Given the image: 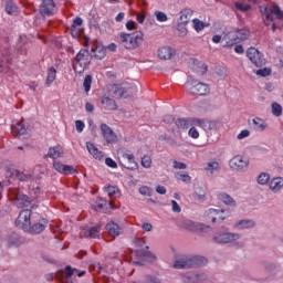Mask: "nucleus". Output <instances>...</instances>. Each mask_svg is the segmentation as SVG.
<instances>
[{"instance_id":"6ab92c4d","label":"nucleus","mask_w":283,"mask_h":283,"mask_svg":"<svg viewBox=\"0 0 283 283\" xmlns=\"http://www.w3.org/2000/svg\"><path fill=\"white\" fill-rule=\"evenodd\" d=\"M197 123L198 127H201V129H205V132L218 130V128L221 126L220 122L218 120H207L202 118H199Z\"/></svg>"},{"instance_id":"0e129e2a","label":"nucleus","mask_w":283,"mask_h":283,"mask_svg":"<svg viewBox=\"0 0 283 283\" xmlns=\"http://www.w3.org/2000/svg\"><path fill=\"white\" fill-rule=\"evenodd\" d=\"M75 127H76V132H78L81 134V132H83V129H85V123H83L81 120H76Z\"/></svg>"},{"instance_id":"b1692460","label":"nucleus","mask_w":283,"mask_h":283,"mask_svg":"<svg viewBox=\"0 0 283 283\" xmlns=\"http://www.w3.org/2000/svg\"><path fill=\"white\" fill-rule=\"evenodd\" d=\"M106 230L113 238H118V235L123 234V228L114 221L106 224Z\"/></svg>"},{"instance_id":"473e14b6","label":"nucleus","mask_w":283,"mask_h":283,"mask_svg":"<svg viewBox=\"0 0 283 283\" xmlns=\"http://www.w3.org/2000/svg\"><path fill=\"white\" fill-rule=\"evenodd\" d=\"M218 200L223 202L224 205H229L230 207H235V200L232 199L231 196H229L226 192H221L218 195Z\"/></svg>"},{"instance_id":"ea45409f","label":"nucleus","mask_w":283,"mask_h":283,"mask_svg":"<svg viewBox=\"0 0 283 283\" xmlns=\"http://www.w3.org/2000/svg\"><path fill=\"white\" fill-rule=\"evenodd\" d=\"M177 31H178V36H187L189 31L187 30V24L179 22L177 24Z\"/></svg>"},{"instance_id":"338daca9","label":"nucleus","mask_w":283,"mask_h":283,"mask_svg":"<svg viewBox=\"0 0 283 283\" xmlns=\"http://www.w3.org/2000/svg\"><path fill=\"white\" fill-rule=\"evenodd\" d=\"M175 118L174 115H165L164 116V123H166V125H171L174 123Z\"/></svg>"},{"instance_id":"58836bf2","label":"nucleus","mask_w":283,"mask_h":283,"mask_svg":"<svg viewBox=\"0 0 283 283\" xmlns=\"http://www.w3.org/2000/svg\"><path fill=\"white\" fill-rule=\"evenodd\" d=\"M146 250L137 249L136 256L137 258H151V252H149V247H145Z\"/></svg>"},{"instance_id":"7c9ffc66","label":"nucleus","mask_w":283,"mask_h":283,"mask_svg":"<svg viewBox=\"0 0 283 283\" xmlns=\"http://www.w3.org/2000/svg\"><path fill=\"white\" fill-rule=\"evenodd\" d=\"M216 216H220V210L210 208L205 212V218L207 220V222H217L218 221V217Z\"/></svg>"},{"instance_id":"2f4dec72","label":"nucleus","mask_w":283,"mask_h":283,"mask_svg":"<svg viewBox=\"0 0 283 283\" xmlns=\"http://www.w3.org/2000/svg\"><path fill=\"white\" fill-rule=\"evenodd\" d=\"M193 14V11L191 9H184L180 11V18L179 23H189L191 21V17Z\"/></svg>"},{"instance_id":"dca6fc26","label":"nucleus","mask_w":283,"mask_h":283,"mask_svg":"<svg viewBox=\"0 0 283 283\" xmlns=\"http://www.w3.org/2000/svg\"><path fill=\"white\" fill-rule=\"evenodd\" d=\"M53 168L57 174H62L63 176H70L73 174H76V169H74V166L70 165H63L61 161L53 160Z\"/></svg>"},{"instance_id":"49530a36","label":"nucleus","mask_w":283,"mask_h":283,"mask_svg":"<svg viewBox=\"0 0 283 283\" xmlns=\"http://www.w3.org/2000/svg\"><path fill=\"white\" fill-rule=\"evenodd\" d=\"M142 167H144L145 169L151 168V157L149 155H145L142 158Z\"/></svg>"},{"instance_id":"e2e57ef3","label":"nucleus","mask_w":283,"mask_h":283,"mask_svg":"<svg viewBox=\"0 0 283 283\" xmlns=\"http://www.w3.org/2000/svg\"><path fill=\"white\" fill-rule=\"evenodd\" d=\"M139 193L142 196H149L151 193V190L147 186H143L139 188Z\"/></svg>"},{"instance_id":"603ef678","label":"nucleus","mask_w":283,"mask_h":283,"mask_svg":"<svg viewBox=\"0 0 283 283\" xmlns=\"http://www.w3.org/2000/svg\"><path fill=\"white\" fill-rule=\"evenodd\" d=\"M155 17L159 23H165V21H167V15L163 11H155Z\"/></svg>"},{"instance_id":"a18cd8bd","label":"nucleus","mask_w":283,"mask_h":283,"mask_svg":"<svg viewBox=\"0 0 283 283\" xmlns=\"http://www.w3.org/2000/svg\"><path fill=\"white\" fill-rule=\"evenodd\" d=\"M269 180H271V176H269V174H266V172H262L258 177V184L259 185H268Z\"/></svg>"},{"instance_id":"79ce46f5","label":"nucleus","mask_w":283,"mask_h":283,"mask_svg":"<svg viewBox=\"0 0 283 283\" xmlns=\"http://www.w3.org/2000/svg\"><path fill=\"white\" fill-rule=\"evenodd\" d=\"M239 229H251V227H255V222L252 220H241L238 223Z\"/></svg>"},{"instance_id":"5fc2aeb1","label":"nucleus","mask_w":283,"mask_h":283,"mask_svg":"<svg viewBox=\"0 0 283 283\" xmlns=\"http://www.w3.org/2000/svg\"><path fill=\"white\" fill-rule=\"evenodd\" d=\"M64 273H65V277H72L74 273H78V270L72 269V266L67 265L64 270Z\"/></svg>"},{"instance_id":"5701e85b","label":"nucleus","mask_w":283,"mask_h":283,"mask_svg":"<svg viewBox=\"0 0 283 283\" xmlns=\"http://www.w3.org/2000/svg\"><path fill=\"white\" fill-rule=\"evenodd\" d=\"M11 132L15 138H21L22 136H25V134H28V127H25V124H23V122H20L17 125L12 126Z\"/></svg>"},{"instance_id":"cd10ccee","label":"nucleus","mask_w":283,"mask_h":283,"mask_svg":"<svg viewBox=\"0 0 283 283\" xmlns=\"http://www.w3.org/2000/svg\"><path fill=\"white\" fill-rule=\"evenodd\" d=\"M81 235H83V238H101V231L98 230V227H93L83 229Z\"/></svg>"},{"instance_id":"c9c22d12","label":"nucleus","mask_w":283,"mask_h":283,"mask_svg":"<svg viewBox=\"0 0 283 283\" xmlns=\"http://www.w3.org/2000/svg\"><path fill=\"white\" fill-rule=\"evenodd\" d=\"M234 8L240 12H248V10H251V4L242 2V0H239L234 2Z\"/></svg>"},{"instance_id":"a19ab883","label":"nucleus","mask_w":283,"mask_h":283,"mask_svg":"<svg viewBox=\"0 0 283 283\" xmlns=\"http://www.w3.org/2000/svg\"><path fill=\"white\" fill-rule=\"evenodd\" d=\"M106 193L112 198V196H118L120 191L118 190V187L116 186H107L105 187Z\"/></svg>"},{"instance_id":"7ed1b4c3","label":"nucleus","mask_w":283,"mask_h":283,"mask_svg":"<svg viewBox=\"0 0 283 283\" xmlns=\"http://www.w3.org/2000/svg\"><path fill=\"white\" fill-rule=\"evenodd\" d=\"M247 39H249V32L247 30L237 29L230 31L222 36V41H226L223 48H233V45H238V43H242V41H247Z\"/></svg>"},{"instance_id":"0eeeda50","label":"nucleus","mask_w":283,"mask_h":283,"mask_svg":"<svg viewBox=\"0 0 283 283\" xmlns=\"http://www.w3.org/2000/svg\"><path fill=\"white\" fill-rule=\"evenodd\" d=\"M136 94H138V87L136 85H130L127 88L118 84L113 86L114 98H132V96H136Z\"/></svg>"},{"instance_id":"680f3d73","label":"nucleus","mask_w":283,"mask_h":283,"mask_svg":"<svg viewBox=\"0 0 283 283\" xmlns=\"http://www.w3.org/2000/svg\"><path fill=\"white\" fill-rule=\"evenodd\" d=\"M9 247H21V240L19 239V237H14V240H10L9 241Z\"/></svg>"},{"instance_id":"09e8293b","label":"nucleus","mask_w":283,"mask_h":283,"mask_svg":"<svg viewBox=\"0 0 283 283\" xmlns=\"http://www.w3.org/2000/svg\"><path fill=\"white\" fill-rule=\"evenodd\" d=\"M192 22L196 32H202V30H205V22L200 21L199 19H193Z\"/></svg>"},{"instance_id":"4d7b16f0","label":"nucleus","mask_w":283,"mask_h":283,"mask_svg":"<svg viewBox=\"0 0 283 283\" xmlns=\"http://www.w3.org/2000/svg\"><path fill=\"white\" fill-rule=\"evenodd\" d=\"M249 136H251V132H249V129H243L238 134L237 138L238 140H243V138H249Z\"/></svg>"},{"instance_id":"393cba45","label":"nucleus","mask_w":283,"mask_h":283,"mask_svg":"<svg viewBox=\"0 0 283 283\" xmlns=\"http://www.w3.org/2000/svg\"><path fill=\"white\" fill-rule=\"evenodd\" d=\"M270 189L273 191V193H280L283 189V178L282 177H275L270 181L269 185Z\"/></svg>"},{"instance_id":"c03bdc74","label":"nucleus","mask_w":283,"mask_h":283,"mask_svg":"<svg viewBox=\"0 0 283 283\" xmlns=\"http://www.w3.org/2000/svg\"><path fill=\"white\" fill-rule=\"evenodd\" d=\"M18 8L17 4H14V2L9 1L6 4V12L7 14H14V12H17Z\"/></svg>"},{"instance_id":"37998d69","label":"nucleus","mask_w":283,"mask_h":283,"mask_svg":"<svg viewBox=\"0 0 283 283\" xmlns=\"http://www.w3.org/2000/svg\"><path fill=\"white\" fill-rule=\"evenodd\" d=\"M271 67H263V69H259L255 71L256 76H262V77H266V76H271Z\"/></svg>"},{"instance_id":"f257e3e1","label":"nucleus","mask_w":283,"mask_h":283,"mask_svg":"<svg viewBox=\"0 0 283 283\" xmlns=\"http://www.w3.org/2000/svg\"><path fill=\"white\" fill-rule=\"evenodd\" d=\"M145 41V33L136 31L134 33L120 32L117 35V43L126 50H137Z\"/></svg>"},{"instance_id":"ddd939ff","label":"nucleus","mask_w":283,"mask_h":283,"mask_svg":"<svg viewBox=\"0 0 283 283\" xmlns=\"http://www.w3.org/2000/svg\"><path fill=\"white\" fill-rule=\"evenodd\" d=\"M239 239H240V234L229 233V232L217 233L213 237L214 242H218V244H229V242H233V240H239Z\"/></svg>"},{"instance_id":"3c124183","label":"nucleus","mask_w":283,"mask_h":283,"mask_svg":"<svg viewBox=\"0 0 283 283\" xmlns=\"http://www.w3.org/2000/svg\"><path fill=\"white\" fill-rule=\"evenodd\" d=\"M188 136H190V138H193L196 140L200 138V133L198 132V128L196 126H191L188 132Z\"/></svg>"},{"instance_id":"f03ea898","label":"nucleus","mask_w":283,"mask_h":283,"mask_svg":"<svg viewBox=\"0 0 283 283\" xmlns=\"http://www.w3.org/2000/svg\"><path fill=\"white\" fill-rule=\"evenodd\" d=\"M208 260L205 256H182L174 262V269H196L205 266Z\"/></svg>"},{"instance_id":"6e6d98bb","label":"nucleus","mask_w":283,"mask_h":283,"mask_svg":"<svg viewBox=\"0 0 283 283\" xmlns=\"http://www.w3.org/2000/svg\"><path fill=\"white\" fill-rule=\"evenodd\" d=\"M176 178L177 180H182V182H191V176L187 174H178Z\"/></svg>"},{"instance_id":"aec40b11","label":"nucleus","mask_w":283,"mask_h":283,"mask_svg":"<svg viewBox=\"0 0 283 283\" xmlns=\"http://www.w3.org/2000/svg\"><path fill=\"white\" fill-rule=\"evenodd\" d=\"M114 209V201H107L103 198L96 199L95 210L99 211L101 213H109V210Z\"/></svg>"},{"instance_id":"4c0bfd02","label":"nucleus","mask_w":283,"mask_h":283,"mask_svg":"<svg viewBox=\"0 0 283 283\" xmlns=\"http://www.w3.org/2000/svg\"><path fill=\"white\" fill-rule=\"evenodd\" d=\"M83 87H84V92L86 94H90V91L92 90V75H86L84 77Z\"/></svg>"},{"instance_id":"1a4fd4ad","label":"nucleus","mask_w":283,"mask_h":283,"mask_svg":"<svg viewBox=\"0 0 283 283\" xmlns=\"http://www.w3.org/2000/svg\"><path fill=\"white\" fill-rule=\"evenodd\" d=\"M9 193L10 199L18 209H24V207H30V205H32V199H30L28 195L20 193L17 190H10Z\"/></svg>"},{"instance_id":"6e6552de","label":"nucleus","mask_w":283,"mask_h":283,"mask_svg":"<svg viewBox=\"0 0 283 283\" xmlns=\"http://www.w3.org/2000/svg\"><path fill=\"white\" fill-rule=\"evenodd\" d=\"M31 218L32 210L24 209L20 211L15 219V227H18V229H22V231H30V227L32 226Z\"/></svg>"},{"instance_id":"13d9d810","label":"nucleus","mask_w":283,"mask_h":283,"mask_svg":"<svg viewBox=\"0 0 283 283\" xmlns=\"http://www.w3.org/2000/svg\"><path fill=\"white\" fill-rule=\"evenodd\" d=\"M105 165L107 167H111V169H116V167H118V165L116 164V161L114 159H112V157H107L105 159Z\"/></svg>"},{"instance_id":"9b49d317","label":"nucleus","mask_w":283,"mask_h":283,"mask_svg":"<svg viewBox=\"0 0 283 283\" xmlns=\"http://www.w3.org/2000/svg\"><path fill=\"white\" fill-rule=\"evenodd\" d=\"M229 167L234 171H244L249 167V160L244 159L241 155H237L230 159Z\"/></svg>"},{"instance_id":"bb28decb","label":"nucleus","mask_w":283,"mask_h":283,"mask_svg":"<svg viewBox=\"0 0 283 283\" xmlns=\"http://www.w3.org/2000/svg\"><path fill=\"white\" fill-rule=\"evenodd\" d=\"M174 54H176V51H174V49H171L170 46H163L158 50V56L164 61L171 59Z\"/></svg>"},{"instance_id":"f3484780","label":"nucleus","mask_w":283,"mask_h":283,"mask_svg":"<svg viewBox=\"0 0 283 283\" xmlns=\"http://www.w3.org/2000/svg\"><path fill=\"white\" fill-rule=\"evenodd\" d=\"M101 105L106 112H116L118 109V104L115 98L109 97L108 95H103L101 97Z\"/></svg>"},{"instance_id":"412c9836","label":"nucleus","mask_w":283,"mask_h":283,"mask_svg":"<svg viewBox=\"0 0 283 283\" xmlns=\"http://www.w3.org/2000/svg\"><path fill=\"white\" fill-rule=\"evenodd\" d=\"M91 52L95 59H98L101 61L105 59L107 50L99 42H94L91 48Z\"/></svg>"},{"instance_id":"de8ad7c7","label":"nucleus","mask_w":283,"mask_h":283,"mask_svg":"<svg viewBox=\"0 0 283 283\" xmlns=\"http://www.w3.org/2000/svg\"><path fill=\"white\" fill-rule=\"evenodd\" d=\"M12 174L15 175V177L18 178V180H20V182H27V180L31 178L29 175L20 172L19 170H13Z\"/></svg>"},{"instance_id":"c85d7f7f","label":"nucleus","mask_w":283,"mask_h":283,"mask_svg":"<svg viewBox=\"0 0 283 283\" xmlns=\"http://www.w3.org/2000/svg\"><path fill=\"white\" fill-rule=\"evenodd\" d=\"M63 154V147L61 146L50 147L48 151L49 158H52L53 160H56V158H62Z\"/></svg>"},{"instance_id":"39448f33","label":"nucleus","mask_w":283,"mask_h":283,"mask_svg":"<svg viewBox=\"0 0 283 283\" xmlns=\"http://www.w3.org/2000/svg\"><path fill=\"white\" fill-rule=\"evenodd\" d=\"M186 90L187 92H189V94H192L193 96H207V94L211 92V88L208 84L198 82L197 80H191V76L188 77V82L186 83Z\"/></svg>"},{"instance_id":"864d4df0","label":"nucleus","mask_w":283,"mask_h":283,"mask_svg":"<svg viewBox=\"0 0 283 283\" xmlns=\"http://www.w3.org/2000/svg\"><path fill=\"white\" fill-rule=\"evenodd\" d=\"M83 25V19L81 17H77L73 20L71 24V30H76V28H81Z\"/></svg>"},{"instance_id":"69168bd1","label":"nucleus","mask_w":283,"mask_h":283,"mask_svg":"<svg viewBox=\"0 0 283 283\" xmlns=\"http://www.w3.org/2000/svg\"><path fill=\"white\" fill-rule=\"evenodd\" d=\"M171 207H172L174 213H180L181 209H180V206L178 205V202L176 200L171 201Z\"/></svg>"},{"instance_id":"bf43d9fd","label":"nucleus","mask_w":283,"mask_h":283,"mask_svg":"<svg viewBox=\"0 0 283 283\" xmlns=\"http://www.w3.org/2000/svg\"><path fill=\"white\" fill-rule=\"evenodd\" d=\"M174 169H187V164L182 161L175 160L174 161Z\"/></svg>"},{"instance_id":"423d86ee","label":"nucleus","mask_w":283,"mask_h":283,"mask_svg":"<svg viewBox=\"0 0 283 283\" xmlns=\"http://www.w3.org/2000/svg\"><path fill=\"white\" fill-rule=\"evenodd\" d=\"M260 12L265 25H271V22L273 21V14L276 15V19H283V11L277 4H273L272 9H269L268 7H260Z\"/></svg>"},{"instance_id":"2eb2a0df","label":"nucleus","mask_w":283,"mask_h":283,"mask_svg":"<svg viewBox=\"0 0 283 283\" xmlns=\"http://www.w3.org/2000/svg\"><path fill=\"white\" fill-rule=\"evenodd\" d=\"M101 132H102V135L104 136V139L106 140V143H108L111 145L114 143H118V136H116L114 130H112V128L107 124L101 125Z\"/></svg>"},{"instance_id":"9d476101","label":"nucleus","mask_w":283,"mask_h":283,"mask_svg":"<svg viewBox=\"0 0 283 283\" xmlns=\"http://www.w3.org/2000/svg\"><path fill=\"white\" fill-rule=\"evenodd\" d=\"M247 56L255 67H262V65H265L266 63L262 53L253 46L247 50Z\"/></svg>"},{"instance_id":"052dcab7","label":"nucleus","mask_w":283,"mask_h":283,"mask_svg":"<svg viewBox=\"0 0 283 283\" xmlns=\"http://www.w3.org/2000/svg\"><path fill=\"white\" fill-rule=\"evenodd\" d=\"M126 30L132 32L133 30H136V21L129 20L126 22Z\"/></svg>"},{"instance_id":"20e7f679","label":"nucleus","mask_w":283,"mask_h":283,"mask_svg":"<svg viewBox=\"0 0 283 283\" xmlns=\"http://www.w3.org/2000/svg\"><path fill=\"white\" fill-rule=\"evenodd\" d=\"M91 62L92 55H90V51L81 49L73 61V70L75 74H83Z\"/></svg>"},{"instance_id":"8fccbe9b","label":"nucleus","mask_w":283,"mask_h":283,"mask_svg":"<svg viewBox=\"0 0 283 283\" xmlns=\"http://www.w3.org/2000/svg\"><path fill=\"white\" fill-rule=\"evenodd\" d=\"M30 43V38L25 34H22L19 36L18 45L19 48H23L24 45H28Z\"/></svg>"},{"instance_id":"f704fd0d","label":"nucleus","mask_w":283,"mask_h":283,"mask_svg":"<svg viewBox=\"0 0 283 283\" xmlns=\"http://www.w3.org/2000/svg\"><path fill=\"white\" fill-rule=\"evenodd\" d=\"M220 170V163L218 161H210L207 163L205 166V171H209L210 174H213V171Z\"/></svg>"},{"instance_id":"c756f323","label":"nucleus","mask_w":283,"mask_h":283,"mask_svg":"<svg viewBox=\"0 0 283 283\" xmlns=\"http://www.w3.org/2000/svg\"><path fill=\"white\" fill-rule=\"evenodd\" d=\"M252 125L255 132H264L269 125L266 124V120L260 118V117H254L252 119Z\"/></svg>"},{"instance_id":"4be33fe9","label":"nucleus","mask_w":283,"mask_h":283,"mask_svg":"<svg viewBox=\"0 0 283 283\" xmlns=\"http://www.w3.org/2000/svg\"><path fill=\"white\" fill-rule=\"evenodd\" d=\"M86 148H87V151L91 154V156L95 158V160H103V158H105V153L98 150L93 143L87 142Z\"/></svg>"},{"instance_id":"e433bc0d","label":"nucleus","mask_w":283,"mask_h":283,"mask_svg":"<svg viewBox=\"0 0 283 283\" xmlns=\"http://www.w3.org/2000/svg\"><path fill=\"white\" fill-rule=\"evenodd\" d=\"M271 107H272L273 116H276V117L282 116V112H283L282 105H280L277 102H274L272 103Z\"/></svg>"},{"instance_id":"72a5a7b5","label":"nucleus","mask_w":283,"mask_h":283,"mask_svg":"<svg viewBox=\"0 0 283 283\" xmlns=\"http://www.w3.org/2000/svg\"><path fill=\"white\" fill-rule=\"evenodd\" d=\"M56 81V69L54 66L49 67L48 70V76H46V85H52Z\"/></svg>"},{"instance_id":"4468645a","label":"nucleus","mask_w":283,"mask_h":283,"mask_svg":"<svg viewBox=\"0 0 283 283\" xmlns=\"http://www.w3.org/2000/svg\"><path fill=\"white\" fill-rule=\"evenodd\" d=\"M40 12L43 17H51V14H54V12H56L54 0H42Z\"/></svg>"},{"instance_id":"a211bd4d","label":"nucleus","mask_w":283,"mask_h":283,"mask_svg":"<svg viewBox=\"0 0 283 283\" xmlns=\"http://www.w3.org/2000/svg\"><path fill=\"white\" fill-rule=\"evenodd\" d=\"M198 120H200V118H196V117L178 118L176 120V126L178 127V129H189V127H193V126L198 127Z\"/></svg>"},{"instance_id":"a878e982","label":"nucleus","mask_w":283,"mask_h":283,"mask_svg":"<svg viewBox=\"0 0 283 283\" xmlns=\"http://www.w3.org/2000/svg\"><path fill=\"white\" fill-rule=\"evenodd\" d=\"M45 227H48V219H40L38 223L30 226L29 231H31V233H43Z\"/></svg>"},{"instance_id":"774afa93","label":"nucleus","mask_w":283,"mask_h":283,"mask_svg":"<svg viewBox=\"0 0 283 283\" xmlns=\"http://www.w3.org/2000/svg\"><path fill=\"white\" fill-rule=\"evenodd\" d=\"M136 20L138 23H145V13H136Z\"/></svg>"},{"instance_id":"f8f14e48","label":"nucleus","mask_w":283,"mask_h":283,"mask_svg":"<svg viewBox=\"0 0 283 283\" xmlns=\"http://www.w3.org/2000/svg\"><path fill=\"white\" fill-rule=\"evenodd\" d=\"M122 165L125 169H129L130 171L138 169V163H136V158L132 153H124L122 155Z\"/></svg>"}]
</instances>
